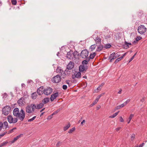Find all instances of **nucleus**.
I'll list each match as a JSON object with an SVG mask.
<instances>
[{
  "mask_svg": "<svg viewBox=\"0 0 147 147\" xmlns=\"http://www.w3.org/2000/svg\"><path fill=\"white\" fill-rule=\"evenodd\" d=\"M13 115L16 118H18L21 121H23L25 117V111L21 109L20 112L19 109L18 108H15L13 111Z\"/></svg>",
  "mask_w": 147,
  "mask_h": 147,
  "instance_id": "nucleus-1",
  "label": "nucleus"
},
{
  "mask_svg": "<svg viewBox=\"0 0 147 147\" xmlns=\"http://www.w3.org/2000/svg\"><path fill=\"white\" fill-rule=\"evenodd\" d=\"M56 72L58 74L57 75H59L60 77L64 79L67 76H68L70 74V71L66 69L65 71H64L60 67H58L56 70Z\"/></svg>",
  "mask_w": 147,
  "mask_h": 147,
  "instance_id": "nucleus-2",
  "label": "nucleus"
},
{
  "mask_svg": "<svg viewBox=\"0 0 147 147\" xmlns=\"http://www.w3.org/2000/svg\"><path fill=\"white\" fill-rule=\"evenodd\" d=\"M36 105L31 104L27 105L26 107V112L31 113L33 112L35 109Z\"/></svg>",
  "mask_w": 147,
  "mask_h": 147,
  "instance_id": "nucleus-3",
  "label": "nucleus"
},
{
  "mask_svg": "<svg viewBox=\"0 0 147 147\" xmlns=\"http://www.w3.org/2000/svg\"><path fill=\"white\" fill-rule=\"evenodd\" d=\"M11 110V108L9 106H6L2 109V113L5 115H7L10 112Z\"/></svg>",
  "mask_w": 147,
  "mask_h": 147,
  "instance_id": "nucleus-4",
  "label": "nucleus"
},
{
  "mask_svg": "<svg viewBox=\"0 0 147 147\" xmlns=\"http://www.w3.org/2000/svg\"><path fill=\"white\" fill-rule=\"evenodd\" d=\"M147 29L143 25L139 26L138 29V32L140 34H144L146 31Z\"/></svg>",
  "mask_w": 147,
  "mask_h": 147,
  "instance_id": "nucleus-5",
  "label": "nucleus"
},
{
  "mask_svg": "<svg viewBox=\"0 0 147 147\" xmlns=\"http://www.w3.org/2000/svg\"><path fill=\"white\" fill-rule=\"evenodd\" d=\"M7 118V121L10 123H15L17 122L18 120L17 118H13L12 116L10 115H8Z\"/></svg>",
  "mask_w": 147,
  "mask_h": 147,
  "instance_id": "nucleus-6",
  "label": "nucleus"
},
{
  "mask_svg": "<svg viewBox=\"0 0 147 147\" xmlns=\"http://www.w3.org/2000/svg\"><path fill=\"white\" fill-rule=\"evenodd\" d=\"M61 78L59 75H57L53 78L52 81L54 83H58L61 81Z\"/></svg>",
  "mask_w": 147,
  "mask_h": 147,
  "instance_id": "nucleus-7",
  "label": "nucleus"
},
{
  "mask_svg": "<svg viewBox=\"0 0 147 147\" xmlns=\"http://www.w3.org/2000/svg\"><path fill=\"white\" fill-rule=\"evenodd\" d=\"M89 52L86 49H84L82 50L80 53L81 57L83 58H86L88 57Z\"/></svg>",
  "mask_w": 147,
  "mask_h": 147,
  "instance_id": "nucleus-8",
  "label": "nucleus"
},
{
  "mask_svg": "<svg viewBox=\"0 0 147 147\" xmlns=\"http://www.w3.org/2000/svg\"><path fill=\"white\" fill-rule=\"evenodd\" d=\"M88 67L87 65H81L79 67V70L80 72H85L87 69Z\"/></svg>",
  "mask_w": 147,
  "mask_h": 147,
  "instance_id": "nucleus-9",
  "label": "nucleus"
},
{
  "mask_svg": "<svg viewBox=\"0 0 147 147\" xmlns=\"http://www.w3.org/2000/svg\"><path fill=\"white\" fill-rule=\"evenodd\" d=\"M52 89L50 88H46L43 90L44 93L46 95H48L50 94L52 92Z\"/></svg>",
  "mask_w": 147,
  "mask_h": 147,
  "instance_id": "nucleus-10",
  "label": "nucleus"
},
{
  "mask_svg": "<svg viewBox=\"0 0 147 147\" xmlns=\"http://www.w3.org/2000/svg\"><path fill=\"white\" fill-rule=\"evenodd\" d=\"M116 58H117V56L116 55L115 53L113 52L110 55L108 59H110L109 62H111Z\"/></svg>",
  "mask_w": 147,
  "mask_h": 147,
  "instance_id": "nucleus-11",
  "label": "nucleus"
},
{
  "mask_svg": "<svg viewBox=\"0 0 147 147\" xmlns=\"http://www.w3.org/2000/svg\"><path fill=\"white\" fill-rule=\"evenodd\" d=\"M74 66V63L72 61H70L67 66L66 69L67 70L71 69Z\"/></svg>",
  "mask_w": 147,
  "mask_h": 147,
  "instance_id": "nucleus-12",
  "label": "nucleus"
},
{
  "mask_svg": "<svg viewBox=\"0 0 147 147\" xmlns=\"http://www.w3.org/2000/svg\"><path fill=\"white\" fill-rule=\"evenodd\" d=\"M59 96V93L58 92H56L52 94L50 97V100L51 101H53L54 99H55Z\"/></svg>",
  "mask_w": 147,
  "mask_h": 147,
  "instance_id": "nucleus-13",
  "label": "nucleus"
},
{
  "mask_svg": "<svg viewBox=\"0 0 147 147\" xmlns=\"http://www.w3.org/2000/svg\"><path fill=\"white\" fill-rule=\"evenodd\" d=\"M22 134H20L17 136L16 137L14 138L13 140L9 142V143L11 144L13 143H14L15 142L16 140H17L20 138L21 136V135Z\"/></svg>",
  "mask_w": 147,
  "mask_h": 147,
  "instance_id": "nucleus-14",
  "label": "nucleus"
},
{
  "mask_svg": "<svg viewBox=\"0 0 147 147\" xmlns=\"http://www.w3.org/2000/svg\"><path fill=\"white\" fill-rule=\"evenodd\" d=\"M44 104L42 103H41L39 104H37L36 105L35 109H40L44 106Z\"/></svg>",
  "mask_w": 147,
  "mask_h": 147,
  "instance_id": "nucleus-15",
  "label": "nucleus"
},
{
  "mask_svg": "<svg viewBox=\"0 0 147 147\" xmlns=\"http://www.w3.org/2000/svg\"><path fill=\"white\" fill-rule=\"evenodd\" d=\"M43 87H40L38 88L37 90V93L39 95H41L42 94Z\"/></svg>",
  "mask_w": 147,
  "mask_h": 147,
  "instance_id": "nucleus-16",
  "label": "nucleus"
},
{
  "mask_svg": "<svg viewBox=\"0 0 147 147\" xmlns=\"http://www.w3.org/2000/svg\"><path fill=\"white\" fill-rule=\"evenodd\" d=\"M90 61L89 57H87L85 60H84L82 62V65H87L88 63V62Z\"/></svg>",
  "mask_w": 147,
  "mask_h": 147,
  "instance_id": "nucleus-17",
  "label": "nucleus"
},
{
  "mask_svg": "<svg viewBox=\"0 0 147 147\" xmlns=\"http://www.w3.org/2000/svg\"><path fill=\"white\" fill-rule=\"evenodd\" d=\"M72 52H68L67 53L66 57L67 58L71 59H72Z\"/></svg>",
  "mask_w": 147,
  "mask_h": 147,
  "instance_id": "nucleus-18",
  "label": "nucleus"
},
{
  "mask_svg": "<svg viewBox=\"0 0 147 147\" xmlns=\"http://www.w3.org/2000/svg\"><path fill=\"white\" fill-rule=\"evenodd\" d=\"M3 123V125H4L5 129H9V127L8 126V123L7 121H4Z\"/></svg>",
  "mask_w": 147,
  "mask_h": 147,
  "instance_id": "nucleus-19",
  "label": "nucleus"
},
{
  "mask_svg": "<svg viewBox=\"0 0 147 147\" xmlns=\"http://www.w3.org/2000/svg\"><path fill=\"white\" fill-rule=\"evenodd\" d=\"M96 44H100L101 42V39L97 36L95 39Z\"/></svg>",
  "mask_w": 147,
  "mask_h": 147,
  "instance_id": "nucleus-20",
  "label": "nucleus"
},
{
  "mask_svg": "<svg viewBox=\"0 0 147 147\" xmlns=\"http://www.w3.org/2000/svg\"><path fill=\"white\" fill-rule=\"evenodd\" d=\"M18 103L20 106H22L24 105L23 98H20L18 101Z\"/></svg>",
  "mask_w": 147,
  "mask_h": 147,
  "instance_id": "nucleus-21",
  "label": "nucleus"
},
{
  "mask_svg": "<svg viewBox=\"0 0 147 147\" xmlns=\"http://www.w3.org/2000/svg\"><path fill=\"white\" fill-rule=\"evenodd\" d=\"M49 101V98H45L42 100L43 104H46Z\"/></svg>",
  "mask_w": 147,
  "mask_h": 147,
  "instance_id": "nucleus-22",
  "label": "nucleus"
},
{
  "mask_svg": "<svg viewBox=\"0 0 147 147\" xmlns=\"http://www.w3.org/2000/svg\"><path fill=\"white\" fill-rule=\"evenodd\" d=\"M96 46V44H94L92 45L90 47V50L91 51H92L95 49Z\"/></svg>",
  "mask_w": 147,
  "mask_h": 147,
  "instance_id": "nucleus-23",
  "label": "nucleus"
},
{
  "mask_svg": "<svg viewBox=\"0 0 147 147\" xmlns=\"http://www.w3.org/2000/svg\"><path fill=\"white\" fill-rule=\"evenodd\" d=\"M37 93L36 92H34L32 94L31 97L33 99H36L37 97Z\"/></svg>",
  "mask_w": 147,
  "mask_h": 147,
  "instance_id": "nucleus-24",
  "label": "nucleus"
},
{
  "mask_svg": "<svg viewBox=\"0 0 147 147\" xmlns=\"http://www.w3.org/2000/svg\"><path fill=\"white\" fill-rule=\"evenodd\" d=\"M103 48V46L102 45H100L99 46L97 47L96 51H100Z\"/></svg>",
  "mask_w": 147,
  "mask_h": 147,
  "instance_id": "nucleus-25",
  "label": "nucleus"
},
{
  "mask_svg": "<svg viewBox=\"0 0 147 147\" xmlns=\"http://www.w3.org/2000/svg\"><path fill=\"white\" fill-rule=\"evenodd\" d=\"M70 124L69 123L67 125L64 127V131L67 130L70 127Z\"/></svg>",
  "mask_w": 147,
  "mask_h": 147,
  "instance_id": "nucleus-26",
  "label": "nucleus"
},
{
  "mask_svg": "<svg viewBox=\"0 0 147 147\" xmlns=\"http://www.w3.org/2000/svg\"><path fill=\"white\" fill-rule=\"evenodd\" d=\"M81 77V73L80 72H78L75 75V77L80 78Z\"/></svg>",
  "mask_w": 147,
  "mask_h": 147,
  "instance_id": "nucleus-27",
  "label": "nucleus"
},
{
  "mask_svg": "<svg viewBox=\"0 0 147 147\" xmlns=\"http://www.w3.org/2000/svg\"><path fill=\"white\" fill-rule=\"evenodd\" d=\"M96 55V54L95 53H93L90 54V57H89L90 59H93L95 57Z\"/></svg>",
  "mask_w": 147,
  "mask_h": 147,
  "instance_id": "nucleus-28",
  "label": "nucleus"
},
{
  "mask_svg": "<svg viewBox=\"0 0 147 147\" xmlns=\"http://www.w3.org/2000/svg\"><path fill=\"white\" fill-rule=\"evenodd\" d=\"M119 112V111L115 113L114 114H113V115L110 116L109 117L111 118H113L115 117L118 114Z\"/></svg>",
  "mask_w": 147,
  "mask_h": 147,
  "instance_id": "nucleus-29",
  "label": "nucleus"
},
{
  "mask_svg": "<svg viewBox=\"0 0 147 147\" xmlns=\"http://www.w3.org/2000/svg\"><path fill=\"white\" fill-rule=\"evenodd\" d=\"M72 54L75 58L76 57V56L79 55L77 51H74L73 53H72Z\"/></svg>",
  "mask_w": 147,
  "mask_h": 147,
  "instance_id": "nucleus-30",
  "label": "nucleus"
},
{
  "mask_svg": "<svg viewBox=\"0 0 147 147\" xmlns=\"http://www.w3.org/2000/svg\"><path fill=\"white\" fill-rule=\"evenodd\" d=\"M104 94H105V93H102L101 94H100L98 96H97V97H96V99L98 100L99 99H100V97L101 96H102Z\"/></svg>",
  "mask_w": 147,
  "mask_h": 147,
  "instance_id": "nucleus-31",
  "label": "nucleus"
},
{
  "mask_svg": "<svg viewBox=\"0 0 147 147\" xmlns=\"http://www.w3.org/2000/svg\"><path fill=\"white\" fill-rule=\"evenodd\" d=\"M75 130V127H74L70 129L68 133H72L73 131H74Z\"/></svg>",
  "mask_w": 147,
  "mask_h": 147,
  "instance_id": "nucleus-32",
  "label": "nucleus"
},
{
  "mask_svg": "<svg viewBox=\"0 0 147 147\" xmlns=\"http://www.w3.org/2000/svg\"><path fill=\"white\" fill-rule=\"evenodd\" d=\"M111 46V45L110 44H106L104 47L106 49H108L110 48Z\"/></svg>",
  "mask_w": 147,
  "mask_h": 147,
  "instance_id": "nucleus-33",
  "label": "nucleus"
},
{
  "mask_svg": "<svg viewBox=\"0 0 147 147\" xmlns=\"http://www.w3.org/2000/svg\"><path fill=\"white\" fill-rule=\"evenodd\" d=\"M122 59V57H119L117 59L115 62V63H117L119 61H120Z\"/></svg>",
  "mask_w": 147,
  "mask_h": 147,
  "instance_id": "nucleus-34",
  "label": "nucleus"
},
{
  "mask_svg": "<svg viewBox=\"0 0 147 147\" xmlns=\"http://www.w3.org/2000/svg\"><path fill=\"white\" fill-rule=\"evenodd\" d=\"M16 129V127L13 128L12 129L10 130L9 131L8 134H10L12 133L13 131L14 130H15Z\"/></svg>",
  "mask_w": 147,
  "mask_h": 147,
  "instance_id": "nucleus-35",
  "label": "nucleus"
},
{
  "mask_svg": "<svg viewBox=\"0 0 147 147\" xmlns=\"http://www.w3.org/2000/svg\"><path fill=\"white\" fill-rule=\"evenodd\" d=\"M36 116H34L31 119H28V122L32 121H33V120H34L36 118Z\"/></svg>",
  "mask_w": 147,
  "mask_h": 147,
  "instance_id": "nucleus-36",
  "label": "nucleus"
},
{
  "mask_svg": "<svg viewBox=\"0 0 147 147\" xmlns=\"http://www.w3.org/2000/svg\"><path fill=\"white\" fill-rule=\"evenodd\" d=\"M130 99H128L123 104L125 106L126 105H127V104L129 102H130Z\"/></svg>",
  "mask_w": 147,
  "mask_h": 147,
  "instance_id": "nucleus-37",
  "label": "nucleus"
},
{
  "mask_svg": "<svg viewBox=\"0 0 147 147\" xmlns=\"http://www.w3.org/2000/svg\"><path fill=\"white\" fill-rule=\"evenodd\" d=\"M125 106L123 104H122L121 105H119L117 106V108H118L119 109H120L121 108H122Z\"/></svg>",
  "mask_w": 147,
  "mask_h": 147,
  "instance_id": "nucleus-38",
  "label": "nucleus"
},
{
  "mask_svg": "<svg viewBox=\"0 0 147 147\" xmlns=\"http://www.w3.org/2000/svg\"><path fill=\"white\" fill-rule=\"evenodd\" d=\"M129 46L128 44L125 43V44L123 45V48L125 49H127L129 48Z\"/></svg>",
  "mask_w": 147,
  "mask_h": 147,
  "instance_id": "nucleus-39",
  "label": "nucleus"
},
{
  "mask_svg": "<svg viewBox=\"0 0 147 147\" xmlns=\"http://www.w3.org/2000/svg\"><path fill=\"white\" fill-rule=\"evenodd\" d=\"M98 100L96 99L91 104L92 106H93L95 104H96L97 103V102H98Z\"/></svg>",
  "mask_w": 147,
  "mask_h": 147,
  "instance_id": "nucleus-40",
  "label": "nucleus"
},
{
  "mask_svg": "<svg viewBox=\"0 0 147 147\" xmlns=\"http://www.w3.org/2000/svg\"><path fill=\"white\" fill-rule=\"evenodd\" d=\"M11 2L12 4L16 5L17 3V1L16 0H11Z\"/></svg>",
  "mask_w": 147,
  "mask_h": 147,
  "instance_id": "nucleus-41",
  "label": "nucleus"
},
{
  "mask_svg": "<svg viewBox=\"0 0 147 147\" xmlns=\"http://www.w3.org/2000/svg\"><path fill=\"white\" fill-rule=\"evenodd\" d=\"M3 127V123L2 122H0V131L2 129Z\"/></svg>",
  "mask_w": 147,
  "mask_h": 147,
  "instance_id": "nucleus-42",
  "label": "nucleus"
},
{
  "mask_svg": "<svg viewBox=\"0 0 147 147\" xmlns=\"http://www.w3.org/2000/svg\"><path fill=\"white\" fill-rule=\"evenodd\" d=\"M136 53L130 59L129 62H130L132 60L134 59V57L136 55Z\"/></svg>",
  "mask_w": 147,
  "mask_h": 147,
  "instance_id": "nucleus-43",
  "label": "nucleus"
},
{
  "mask_svg": "<svg viewBox=\"0 0 147 147\" xmlns=\"http://www.w3.org/2000/svg\"><path fill=\"white\" fill-rule=\"evenodd\" d=\"M142 39V37L140 36H137L136 39V40L137 41H138V40H141Z\"/></svg>",
  "mask_w": 147,
  "mask_h": 147,
  "instance_id": "nucleus-44",
  "label": "nucleus"
},
{
  "mask_svg": "<svg viewBox=\"0 0 147 147\" xmlns=\"http://www.w3.org/2000/svg\"><path fill=\"white\" fill-rule=\"evenodd\" d=\"M134 115L131 114L129 118V120L130 121H131L132 117H134Z\"/></svg>",
  "mask_w": 147,
  "mask_h": 147,
  "instance_id": "nucleus-45",
  "label": "nucleus"
},
{
  "mask_svg": "<svg viewBox=\"0 0 147 147\" xmlns=\"http://www.w3.org/2000/svg\"><path fill=\"white\" fill-rule=\"evenodd\" d=\"M7 133V132H5L1 134H0V138H1L4 135H5L6 133Z\"/></svg>",
  "mask_w": 147,
  "mask_h": 147,
  "instance_id": "nucleus-46",
  "label": "nucleus"
},
{
  "mask_svg": "<svg viewBox=\"0 0 147 147\" xmlns=\"http://www.w3.org/2000/svg\"><path fill=\"white\" fill-rule=\"evenodd\" d=\"M63 88L64 90H66L67 88V85H64L63 86Z\"/></svg>",
  "mask_w": 147,
  "mask_h": 147,
  "instance_id": "nucleus-47",
  "label": "nucleus"
},
{
  "mask_svg": "<svg viewBox=\"0 0 147 147\" xmlns=\"http://www.w3.org/2000/svg\"><path fill=\"white\" fill-rule=\"evenodd\" d=\"M135 135L134 134H132L131 136V140H134L135 138Z\"/></svg>",
  "mask_w": 147,
  "mask_h": 147,
  "instance_id": "nucleus-48",
  "label": "nucleus"
},
{
  "mask_svg": "<svg viewBox=\"0 0 147 147\" xmlns=\"http://www.w3.org/2000/svg\"><path fill=\"white\" fill-rule=\"evenodd\" d=\"M60 110H57V111H55L54 112L52 115H54V114H56L57 113H58L59 111Z\"/></svg>",
  "mask_w": 147,
  "mask_h": 147,
  "instance_id": "nucleus-49",
  "label": "nucleus"
},
{
  "mask_svg": "<svg viewBox=\"0 0 147 147\" xmlns=\"http://www.w3.org/2000/svg\"><path fill=\"white\" fill-rule=\"evenodd\" d=\"M120 121L121 122H123L124 121V120L122 117H120Z\"/></svg>",
  "mask_w": 147,
  "mask_h": 147,
  "instance_id": "nucleus-50",
  "label": "nucleus"
},
{
  "mask_svg": "<svg viewBox=\"0 0 147 147\" xmlns=\"http://www.w3.org/2000/svg\"><path fill=\"white\" fill-rule=\"evenodd\" d=\"M53 116V115H51L49 116L48 117L47 119L48 120H50V119H51L52 118Z\"/></svg>",
  "mask_w": 147,
  "mask_h": 147,
  "instance_id": "nucleus-51",
  "label": "nucleus"
},
{
  "mask_svg": "<svg viewBox=\"0 0 147 147\" xmlns=\"http://www.w3.org/2000/svg\"><path fill=\"white\" fill-rule=\"evenodd\" d=\"M61 144V142H59L56 144V146L57 147L59 146Z\"/></svg>",
  "mask_w": 147,
  "mask_h": 147,
  "instance_id": "nucleus-52",
  "label": "nucleus"
},
{
  "mask_svg": "<svg viewBox=\"0 0 147 147\" xmlns=\"http://www.w3.org/2000/svg\"><path fill=\"white\" fill-rule=\"evenodd\" d=\"M145 97H143L142 98L141 100L140 101L141 102H144V100H145Z\"/></svg>",
  "mask_w": 147,
  "mask_h": 147,
  "instance_id": "nucleus-53",
  "label": "nucleus"
},
{
  "mask_svg": "<svg viewBox=\"0 0 147 147\" xmlns=\"http://www.w3.org/2000/svg\"><path fill=\"white\" fill-rule=\"evenodd\" d=\"M85 120H83L82 121V122H81V125H83V123H85Z\"/></svg>",
  "mask_w": 147,
  "mask_h": 147,
  "instance_id": "nucleus-54",
  "label": "nucleus"
},
{
  "mask_svg": "<svg viewBox=\"0 0 147 147\" xmlns=\"http://www.w3.org/2000/svg\"><path fill=\"white\" fill-rule=\"evenodd\" d=\"M144 144V143H143L142 144L140 145L139 147H142Z\"/></svg>",
  "mask_w": 147,
  "mask_h": 147,
  "instance_id": "nucleus-55",
  "label": "nucleus"
},
{
  "mask_svg": "<svg viewBox=\"0 0 147 147\" xmlns=\"http://www.w3.org/2000/svg\"><path fill=\"white\" fill-rule=\"evenodd\" d=\"M127 53H124L123 55L122 56V57H122V59L126 55Z\"/></svg>",
  "mask_w": 147,
  "mask_h": 147,
  "instance_id": "nucleus-56",
  "label": "nucleus"
},
{
  "mask_svg": "<svg viewBox=\"0 0 147 147\" xmlns=\"http://www.w3.org/2000/svg\"><path fill=\"white\" fill-rule=\"evenodd\" d=\"M121 127H119L116 129V130L117 131H118L119 130H120V129H121Z\"/></svg>",
  "mask_w": 147,
  "mask_h": 147,
  "instance_id": "nucleus-57",
  "label": "nucleus"
},
{
  "mask_svg": "<svg viewBox=\"0 0 147 147\" xmlns=\"http://www.w3.org/2000/svg\"><path fill=\"white\" fill-rule=\"evenodd\" d=\"M105 84L104 83H102L100 86H99L100 87L103 86Z\"/></svg>",
  "mask_w": 147,
  "mask_h": 147,
  "instance_id": "nucleus-58",
  "label": "nucleus"
},
{
  "mask_svg": "<svg viewBox=\"0 0 147 147\" xmlns=\"http://www.w3.org/2000/svg\"><path fill=\"white\" fill-rule=\"evenodd\" d=\"M32 82V81L31 80H28L27 82L28 83H30Z\"/></svg>",
  "mask_w": 147,
  "mask_h": 147,
  "instance_id": "nucleus-59",
  "label": "nucleus"
},
{
  "mask_svg": "<svg viewBox=\"0 0 147 147\" xmlns=\"http://www.w3.org/2000/svg\"><path fill=\"white\" fill-rule=\"evenodd\" d=\"M8 142H4L3 143H2L3 145H5V144H6Z\"/></svg>",
  "mask_w": 147,
  "mask_h": 147,
  "instance_id": "nucleus-60",
  "label": "nucleus"
},
{
  "mask_svg": "<svg viewBox=\"0 0 147 147\" xmlns=\"http://www.w3.org/2000/svg\"><path fill=\"white\" fill-rule=\"evenodd\" d=\"M116 55L117 56V57H118L119 56H120V55L119 54V53H117L116 54Z\"/></svg>",
  "mask_w": 147,
  "mask_h": 147,
  "instance_id": "nucleus-61",
  "label": "nucleus"
},
{
  "mask_svg": "<svg viewBox=\"0 0 147 147\" xmlns=\"http://www.w3.org/2000/svg\"><path fill=\"white\" fill-rule=\"evenodd\" d=\"M125 43H126V44H128V45H131V43H128L126 41H125Z\"/></svg>",
  "mask_w": 147,
  "mask_h": 147,
  "instance_id": "nucleus-62",
  "label": "nucleus"
},
{
  "mask_svg": "<svg viewBox=\"0 0 147 147\" xmlns=\"http://www.w3.org/2000/svg\"><path fill=\"white\" fill-rule=\"evenodd\" d=\"M100 86H98L97 88V90H101V88H100Z\"/></svg>",
  "mask_w": 147,
  "mask_h": 147,
  "instance_id": "nucleus-63",
  "label": "nucleus"
},
{
  "mask_svg": "<svg viewBox=\"0 0 147 147\" xmlns=\"http://www.w3.org/2000/svg\"><path fill=\"white\" fill-rule=\"evenodd\" d=\"M122 91V89H120L119 91V92H118V94H121V92Z\"/></svg>",
  "mask_w": 147,
  "mask_h": 147,
  "instance_id": "nucleus-64",
  "label": "nucleus"
}]
</instances>
